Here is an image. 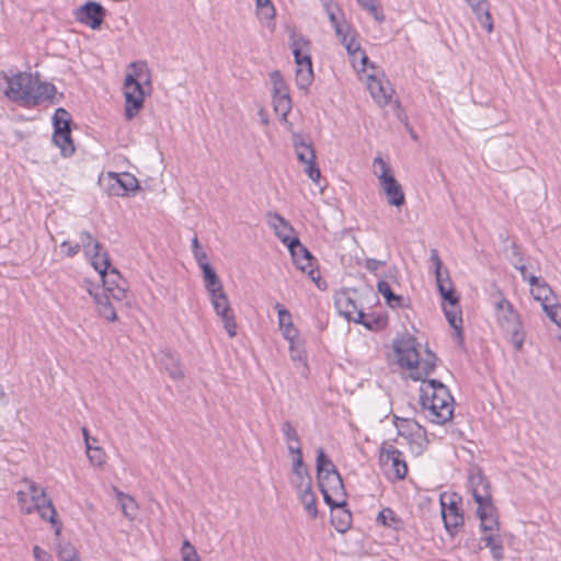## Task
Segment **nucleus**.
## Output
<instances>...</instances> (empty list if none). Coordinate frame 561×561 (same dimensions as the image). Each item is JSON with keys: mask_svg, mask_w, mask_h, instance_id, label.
<instances>
[{"mask_svg": "<svg viewBox=\"0 0 561 561\" xmlns=\"http://www.w3.org/2000/svg\"><path fill=\"white\" fill-rule=\"evenodd\" d=\"M293 479L291 484L297 492L311 488V478L307 468L304 465L302 455L293 457Z\"/></svg>", "mask_w": 561, "mask_h": 561, "instance_id": "obj_28", "label": "nucleus"}, {"mask_svg": "<svg viewBox=\"0 0 561 561\" xmlns=\"http://www.w3.org/2000/svg\"><path fill=\"white\" fill-rule=\"evenodd\" d=\"M270 80L273 85L272 93L274 111L279 115L280 121L290 127L291 125L288 122L287 116L291 111L293 103L288 87L278 70H274L270 73Z\"/></svg>", "mask_w": 561, "mask_h": 561, "instance_id": "obj_12", "label": "nucleus"}, {"mask_svg": "<svg viewBox=\"0 0 561 561\" xmlns=\"http://www.w3.org/2000/svg\"><path fill=\"white\" fill-rule=\"evenodd\" d=\"M148 85L138 83L131 77H125L123 93L125 98L124 115L127 121L135 118L144 107L145 96L149 94Z\"/></svg>", "mask_w": 561, "mask_h": 561, "instance_id": "obj_11", "label": "nucleus"}, {"mask_svg": "<svg viewBox=\"0 0 561 561\" xmlns=\"http://www.w3.org/2000/svg\"><path fill=\"white\" fill-rule=\"evenodd\" d=\"M181 559L182 561H201L195 547L188 540L182 542Z\"/></svg>", "mask_w": 561, "mask_h": 561, "instance_id": "obj_50", "label": "nucleus"}, {"mask_svg": "<svg viewBox=\"0 0 561 561\" xmlns=\"http://www.w3.org/2000/svg\"><path fill=\"white\" fill-rule=\"evenodd\" d=\"M103 283V295L111 296L116 301H122L127 295V282L114 267L100 275Z\"/></svg>", "mask_w": 561, "mask_h": 561, "instance_id": "obj_22", "label": "nucleus"}, {"mask_svg": "<svg viewBox=\"0 0 561 561\" xmlns=\"http://www.w3.org/2000/svg\"><path fill=\"white\" fill-rule=\"evenodd\" d=\"M380 461L388 478L402 480L408 473V466L402 451L394 447L383 449L380 454Z\"/></svg>", "mask_w": 561, "mask_h": 561, "instance_id": "obj_15", "label": "nucleus"}, {"mask_svg": "<svg viewBox=\"0 0 561 561\" xmlns=\"http://www.w3.org/2000/svg\"><path fill=\"white\" fill-rule=\"evenodd\" d=\"M18 505L22 513L32 514L38 513L39 516L49 522L51 525H57L56 510L48 499L45 490L31 479H23L21 488L16 492Z\"/></svg>", "mask_w": 561, "mask_h": 561, "instance_id": "obj_5", "label": "nucleus"}, {"mask_svg": "<svg viewBox=\"0 0 561 561\" xmlns=\"http://www.w3.org/2000/svg\"><path fill=\"white\" fill-rule=\"evenodd\" d=\"M60 561H71L77 558L76 549L70 543L60 545L57 550Z\"/></svg>", "mask_w": 561, "mask_h": 561, "instance_id": "obj_51", "label": "nucleus"}, {"mask_svg": "<svg viewBox=\"0 0 561 561\" xmlns=\"http://www.w3.org/2000/svg\"><path fill=\"white\" fill-rule=\"evenodd\" d=\"M61 248L66 249L65 253L68 257H73L80 251V244H78V243L72 244L69 241H64L61 243Z\"/></svg>", "mask_w": 561, "mask_h": 561, "instance_id": "obj_55", "label": "nucleus"}, {"mask_svg": "<svg viewBox=\"0 0 561 561\" xmlns=\"http://www.w3.org/2000/svg\"><path fill=\"white\" fill-rule=\"evenodd\" d=\"M293 147L298 161L305 165V172L308 178L314 184H319L321 172L316 164V152L312 145L307 142L299 134H294Z\"/></svg>", "mask_w": 561, "mask_h": 561, "instance_id": "obj_13", "label": "nucleus"}, {"mask_svg": "<svg viewBox=\"0 0 561 561\" xmlns=\"http://www.w3.org/2000/svg\"><path fill=\"white\" fill-rule=\"evenodd\" d=\"M516 268L519 271L520 273V276L522 278L528 283V278L529 276H531L530 274H528L527 272V267L525 265H519V266H516Z\"/></svg>", "mask_w": 561, "mask_h": 561, "instance_id": "obj_59", "label": "nucleus"}, {"mask_svg": "<svg viewBox=\"0 0 561 561\" xmlns=\"http://www.w3.org/2000/svg\"><path fill=\"white\" fill-rule=\"evenodd\" d=\"M298 497L301 502V504L305 507V511L310 515V517L314 518L317 517L318 510H317V501L316 495L312 492V489H306L298 492Z\"/></svg>", "mask_w": 561, "mask_h": 561, "instance_id": "obj_42", "label": "nucleus"}, {"mask_svg": "<svg viewBox=\"0 0 561 561\" xmlns=\"http://www.w3.org/2000/svg\"><path fill=\"white\" fill-rule=\"evenodd\" d=\"M162 365L172 379L179 380L184 377V370L178 356L165 353L162 358Z\"/></svg>", "mask_w": 561, "mask_h": 561, "instance_id": "obj_37", "label": "nucleus"}, {"mask_svg": "<svg viewBox=\"0 0 561 561\" xmlns=\"http://www.w3.org/2000/svg\"><path fill=\"white\" fill-rule=\"evenodd\" d=\"M357 73L378 106L383 107L392 102L394 90L378 66L369 64L365 70Z\"/></svg>", "mask_w": 561, "mask_h": 561, "instance_id": "obj_6", "label": "nucleus"}, {"mask_svg": "<svg viewBox=\"0 0 561 561\" xmlns=\"http://www.w3.org/2000/svg\"><path fill=\"white\" fill-rule=\"evenodd\" d=\"M497 322L502 329L510 335V341L516 351H522L525 342V332L519 313L513 305L505 298L496 302Z\"/></svg>", "mask_w": 561, "mask_h": 561, "instance_id": "obj_8", "label": "nucleus"}, {"mask_svg": "<svg viewBox=\"0 0 561 561\" xmlns=\"http://www.w3.org/2000/svg\"><path fill=\"white\" fill-rule=\"evenodd\" d=\"M341 44L345 47L354 69L359 72L365 70L371 64L366 53L362 49L356 38V32L350 26V31L343 35H336Z\"/></svg>", "mask_w": 561, "mask_h": 561, "instance_id": "obj_17", "label": "nucleus"}, {"mask_svg": "<svg viewBox=\"0 0 561 561\" xmlns=\"http://www.w3.org/2000/svg\"><path fill=\"white\" fill-rule=\"evenodd\" d=\"M419 347L420 344L411 335L401 336L393 345L399 365L410 370V377L414 380H421L431 375L436 360L435 355L430 351H426L425 357L421 358Z\"/></svg>", "mask_w": 561, "mask_h": 561, "instance_id": "obj_3", "label": "nucleus"}, {"mask_svg": "<svg viewBox=\"0 0 561 561\" xmlns=\"http://www.w3.org/2000/svg\"><path fill=\"white\" fill-rule=\"evenodd\" d=\"M317 477L323 500L330 507L345 504L346 493L342 478L322 448L317 450Z\"/></svg>", "mask_w": 561, "mask_h": 561, "instance_id": "obj_4", "label": "nucleus"}, {"mask_svg": "<svg viewBox=\"0 0 561 561\" xmlns=\"http://www.w3.org/2000/svg\"><path fill=\"white\" fill-rule=\"evenodd\" d=\"M345 505L346 503L340 507H335L336 511H333L331 514L332 525L339 533H345L350 528L352 522V515L347 510H345ZM331 508L334 510V507Z\"/></svg>", "mask_w": 561, "mask_h": 561, "instance_id": "obj_35", "label": "nucleus"}, {"mask_svg": "<svg viewBox=\"0 0 561 561\" xmlns=\"http://www.w3.org/2000/svg\"><path fill=\"white\" fill-rule=\"evenodd\" d=\"M193 255L201 270H204L205 266H211L208 262L207 253L204 250H196Z\"/></svg>", "mask_w": 561, "mask_h": 561, "instance_id": "obj_54", "label": "nucleus"}, {"mask_svg": "<svg viewBox=\"0 0 561 561\" xmlns=\"http://www.w3.org/2000/svg\"><path fill=\"white\" fill-rule=\"evenodd\" d=\"M87 257L89 259L93 268L99 273V275L104 274L105 272L113 268L111 266L110 256L107 252L103 250L102 245L101 249H98L96 251L88 254Z\"/></svg>", "mask_w": 561, "mask_h": 561, "instance_id": "obj_34", "label": "nucleus"}, {"mask_svg": "<svg viewBox=\"0 0 561 561\" xmlns=\"http://www.w3.org/2000/svg\"><path fill=\"white\" fill-rule=\"evenodd\" d=\"M209 296L210 304L216 314L221 319L224 328L230 337L237 335V323L233 311L230 307L228 296L225 290L213 293Z\"/></svg>", "mask_w": 561, "mask_h": 561, "instance_id": "obj_14", "label": "nucleus"}, {"mask_svg": "<svg viewBox=\"0 0 561 561\" xmlns=\"http://www.w3.org/2000/svg\"><path fill=\"white\" fill-rule=\"evenodd\" d=\"M468 489L477 504V516L480 520L482 541L490 549L494 560L504 558L503 540L500 534L497 508L493 503L489 480L478 467H472L468 474Z\"/></svg>", "mask_w": 561, "mask_h": 561, "instance_id": "obj_1", "label": "nucleus"}, {"mask_svg": "<svg viewBox=\"0 0 561 561\" xmlns=\"http://www.w3.org/2000/svg\"><path fill=\"white\" fill-rule=\"evenodd\" d=\"M377 289L391 308H399L403 306V297L393 294L388 282L379 280L377 283Z\"/></svg>", "mask_w": 561, "mask_h": 561, "instance_id": "obj_41", "label": "nucleus"}, {"mask_svg": "<svg viewBox=\"0 0 561 561\" xmlns=\"http://www.w3.org/2000/svg\"><path fill=\"white\" fill-rule=\"evenodd\" d=\"M440 511L446 531L450 536H455L458 531V528L463 524V514L460 506L458 505L457 501L450 499L447 503L442 496Z\"/></svg>", "mask_w": 561, "mask_h": 561, "instance_id": "obj_23", "label": "nucleus"}, {"mask_svg": "<svg viewBox=\"0 0 561 561\" xmlns=\"http://www.w3.org/2000/svg\"><path fill=\"white\" fill-rule=\"evenodd\" d=\"M288 250L295 265L301 272L306 273L308 277L317 284L318 287H320V273L317 270L314 257L310 254L307 248L302 245L300 241H298L293 247L288 248Z\"/></svg>", "mask_w": 561, "mask_h": 561, "instance_id": "obj_16", "label": "nucleus"}, {"mask_svg": "<svg viewBox=\"0 0 561 561\" xmlns=\"http://www.w3.org/2000/svg\"><path fill=\"white\" fill-rule=\"evenodd\" d=\"M89 294L94 298L99 314L105 320L114 322L117 316L114 307L110 302L111 296L94 294L91 289H89Z\"/></svg>", "mask_w": 561, "mask_h": 561, "instance_id": "obj_33", "label": "nucleus"}, {"mask_svg": "<svg viewBox=\"0 0 561 561\" xmlns=\"http://www.w3.org/2000/svg\"><path fill=\"white\" fill-rule=\"evenodd\" d=\"M70 114L65 108H57L53 116L54 131L70 130Z\"/></svg>", "mask_w": 561, "mask_h": 561, "instance_id": "obj_43", "label": "nucleus"}, {"mask_svg": "<svg viewBox=\"0 0 561 561\" xmlns=\"http://www.w3.org/2000/svg\"><path fill=\"white\" fill-rule=\"evenodd\" d=\"M383 265H386L385 261H379L376 259H367L364 264L365 268H367L370 272H376Z\"/></svg>", "mask_w": 561, "mask_h": 561, "instance_id": "obj_57", "label": "nucleus"}, {"mask_svg": "<svg viewBox=\"0 0 561 561\" xmlns=\"http://www.w3.org/2000/svg\"><path fill=\"white\" fill-rule=\"evenodd\" d=\"M431 262L435 270V278H436V283H437V288L439 290L440 296L444 299V304L450 302V300L457 301L458 297L454 291V287L449 279L448 274H446V277L443 276V273H442L443 262H442L438 251L436 249L431 250Z\"/></svg>", "mask_w": 561, "mask_h": 561, "instance_id": "obj_24", "label": "nucleus"}, {"mask_svg": "<svg viewBox=\"0 0 561 561\" xmlns=\"http://www.w3.org/2000/svg\"><path fill=\"white\" fill-rule=\"evenodd\" d=\"M71 561H80V560H79V559H78V557H77L76 559H73V560H71Z\"/></svg>", "mask_w": 561, "mask_h": 561, "instance_id": "obj_64", "label": "nucleus"}, {"mask_svg": "<svg viewBox=\"0 0 561 561\" xmlns=\"http://www.w3.org/2000/svg\"><path fill=\"white\" fill-rule=\"evenodd\" d=\"M335 307L339 313L345 319L360 323L368 329H373V324L366 320V314L358 308L350 293H337L335 296Z\"/></svg>", "mask_w": 561, "mask_h": 561, "instance_id": "obj_18", "label": "nucleus"}, {"mask_svg": "<svg viewBox=\"0 0 561 561\" xmlns=\"http://www.w3.org/2000/svg\"><path fill=\"white\" fill-rule=\"evenodd\" d=\"M196 250H203L201 244H199V241H198V238L197 237H194L192 239V252L194 253V251Z\"/></svg>", "mask_w": 561, "mask_h": 561, "instance_id": "obj_61", "label": "nucleus"}, {"mask_svg": "<svg viewBox=\"0 0 561 561\" xmlns=\"http://www.w3.org/2000/svg\"><path fill=\"white\" fill-rule=\"evenodd\" d=\"M53 141L60 149L64 157H70L75 152L70 130L54 131Z\"/></svg>", "mask_w": 561, "mask_h": 561, "instance_id": "obj_38", "label": "nucleus"}, {"mask_svg": "<svg viewBox=\"0 0 561 561\" xmlns=\"http://www.w3.org/2000/svg\"><path fill=\"white\" fill-rule=\"evenodd\" d=\"M377 522L383 526L398 528L399 518L391 508H383L377 516Z\"/></svg>", "mask_w": 561, "mask_h": 561, "instance_id": "obj_49", "label": "nucleus"}, {"mask_svg": "<svg viewBox=\"0 0 561 561\" xmlns=\"http://www.w3.org/2000/svg\"><path fill=\"white\" fill-rule=\"evenodd\" d=\"M373 165L374 173L387 202L391 206L401 207L405 203L404 192L401 184L396 180L390 165L379 156L374 159Z\"/></svg>", "mask_w": 561, "mask_h": 561, "instance_id": "obj_9", "label": "nucleus"}, {"mask_svg": "<svg viewBox=\"0 0 561 561\" xmlns=\"http://www.w3.org/2000/svg\"><path fill=\"white\" fill-rule=\"evenodd\" d=\"M357 2L364 8L366 9L367 11H369L374 16L375 19L377 20H382L383 16L382 15H379L378 14V10H377V5H376V0H357Z\"/></svg>", "mask_w": 561, "mask_h": 561, "instance_id": "obj_53", "label": "nucleus"}, {"mask_svg": "<svg viewBox=\"0 0 561 561\" xmlns=\"http://www.w3.org/2000/svg\"><path fill=\"white\" fill-rule=\"evenodd\" d=\"M80 249L83 250L85 256L98 249H101V243L88 231H81L79 234Z\"/></svg>", "mask_w": 561, "mask_h": 561, "instance_id": "obj_44", "label": "nucleus"}, {"mask_svg": "<svg viewBox=\"0 0 561 561\" xmlns=\"http://www.w3.org/2000/svg\"><path fill=\"white\" fill-rule=\"evenodd\" d=\"M108 187L107 192L114 196H125L129 192L138 188L137 179L130 173H113L107 174Z\"/></svg>", "mask_w": 561, "mask_h": 561, "instance_id": "obj_25", "label": "nucleus"}, {"mask_svg": "<svg viewBox=\"0 0 561 561\" xmlns=\"http://www.w3.org/2000/svg\"><path fill=\"white\" fill-rule=\"evenodd\" d=\"M356 65H359V56H356Z\"/></svg>", "mask_w": 561, "mask_h": 561, "instance_id": "obj_63", "label": "nucleus"}, {"mask_svg": "<svg viewBox=\"0 0 561 561\" xmlns=\"http://www.w3.org/2000/svg\"><path fill=\"white\" fill-rule=\"evenodd\" d=\"M267 225L274 231L278 240L287 248L293 247L296 242L300 241L296 236L293 226L278 213H268Z\"/></svg>", "mask_w": 561, "mask_h": 561, "instance_id": "obj_21", "label": "nucleus"}, {"mask_svg": "<svg viewBox=\"0 0 561 561\" xmlns=\"http://www.w3.org/2000/svg\"><path fill=\"white\" fill-rule=\"evenodd\" d=\"M420 403L425 419L434 424H445L454 414V398L448 388L435 379H421Z\"/></svg>", "mask_w": 561, "mask_h": 561, "instance_id": "obj_2", "label": "nucleus"}, {"mask_svg": "<svg viewBox=\"0 0 561 561\" xmlns=\"http://www.w3.org/2000/svg\"><path fill=\"white\" fill-rule=\"evenodd\" d=\"M465 1L468 3V5H469L472 10H474V9H477V8H480V7L484 5V4H486V0H465Z\"/></svg>", "mask_w": 561, "mask_h": 561, "instance_id": "obj_58", "label": "nucleus"}, {"mask_svg": "<svg viewBox=\"0 0 561 561\" xmlns=\"http://www.w3.org/2000/svg\"><path fill=\"white\" fill-rule=\"evenodd\" d=\"M55 93L56 88L54 84L42 82L32 76V84H30L27 101H32L36 104L50 101L55 96Z\"/></svg>", "mask_w": 561, "mask_h": 561, "instance_id": "obj_27", "label": "nucleus"}, {"mask_svg": "<svg viewBox=\"0 0 561 561\" xmlns=\"http://www.w3.org/2000/svg\"><path fill=\"white\" fill-rule=\"evenodd\" d=\"M0 401L1 402H4L5 401V393L3 391V389L0 387Z\"/></svg>", "mask_w": 561, "mask_h": 561, "instance_id": "obj_62", "label": "nucleus"}, {"mask_svg": "<svg viewBox=\"0 0 561 561\" xmlns=\"http://www.w3.org/2000/svg\"><path fill=\"white\" fill-rule=\"evenodd\" d=\"M290 39L296 64L295 81L300 90H307L313 81L310 43L305 37L296 34H293Z\"/></svg>", "mask_w": 561, "mask_h": 561, "instance_id": "obj_7", "label": "nucleus"}, {"mask_svg": "<svg viewBox=\"0 0 561 561\" xmlns=\"http://www.w3.org/2000/svg\"><path fill=\"white\" fill-rule=\"evenodd\" d=\"M126 77H131L138 83L147 84L149 91H151V72L146 61L138 60L131 62Z\"/></svg>", "mask_w": 561, "mask_h": 561, "instance_id": "obj_32", "label": "nucleus"}, {"mask_svg": "<svg viewBox=\"0 0 561 561\" xmlns=\"http://www.w3.org/2000/svg\"><path fill=\"white\" fill-rule=\"evenodd\" d=\"M114 492L123 514L129 520H134L138 511V505L136 501L130 495L125 494L124 492L119 491L116 488L114 489Z\"/></svg>", "mask_w": 561, "mask_h": 561, "instance_id": "obj_36", "label": "nucleus"}, {"mask_svg": "<svg viewBox=\"0 0 561 561\" xmlns=\"http://www.w3.org/2000/svg\"><path fill=\"white\" fill-rule=\"evenodd\" d=\"M256 15L262 23H265L268 27L273 25V19L275 16V8L271 0H256Z\"/></svg>", "mask_w": 561, "mask_h": 561, "instance_id": "obj_39", "label": "nucleus"}, {"mask_svg": "<svg viewBox=\"0 0 561 561\" xmlns=\"http://www.w3.org/2000/svg\"><path fill=\"white\" fill-rule=\"evenodd\" d=\"M528 284L530 286V293L535 300L539 301L541 306L556 300L553 291L550 286L537 276H529Z\"/></svg>", "mask_w": 561, "mask_h": 561, "instance_id": "obj_30", "label": "nucleus"}, {"mask_svg": "<svg viewBox=\"0 0 561 561\" xmlns=\"http://www.w3.org/2000/svg\"><path fill=\"white\" fill-rule=\"evenodd\" d=\"M325 10L336 35H343L350 31V23L344 20H339L330 5L327 4Z\"/></svg>", "mask_w": 561, "mask_h": 561, "instance_id": "obj_47", "label": "nucleus"}, {"mask_svg": "<svg viewBox=\"0 0 561 561\" xmlns=\"http://www.w3.org/2000/svg\"><path fill=\"white\" fill-rule=\"evenodd\" d=\"M541 307L548 318L561 329V305L552 300Z\"/></svg>", "mask_w": 561, "mask_h": 561, "instance_id": "obj_48", "label": "nucleus"}, {"mask_svg": "<svg viewBox=\"0 0 561 561\" xmlns=\"http://www.w3.org/2000/svg\"><path fill=\"white\" fill-rule=\"evenodd\" d=\"M202 273L204 286L208 295L224 289L216 271L211 266H205V268L202 270Z\"/></svg>", "mask_w": 561, "mask_h": 561, "instance_id": "obj_40", "label": "nucleus"}, {"mask_svg": "<svg viewBox=\"0 0 561 561\" xmlns=\"http://www.w3.org/2000/svg\"><path fill=\"white\" fill-rule=\"evenodd\" d=\"M7 87L4 95L11 101H27L30 84H32V75L20 72L12 77H5Z\"/></svg>", "mask_w": 561, "mask_h": 561, "instance_id": "obj_19", "label": "nucleus"}, {"mask_svg": "<svg viewBox=\"0 0 561 561\" xmlns=\"http://www.w3.org/2000/svg\"><path fill=\"white\" fill-rule=\"evenodd\" d=\"M398 435L402 437L413 453L421 454L427 447L428 440L425 428L412 419L394 417Z\"/></svg>", "mask_w": 561, "mask_h": 561, "instance_id": "obj_10", "label": "nucleus"}, {"mask_svg": "<svg viewBox=\"0 0 561 561\" xmlns=\"http://www.w3.org/2000/svg\"><path fill=\"white\" fill-rule=\"evenodd\" d=\"M274 308L277 311L278 329H279L283 337L287 342H293V340H298L299 330L294 324L291 313L279 302H276Z\"/></svg>", "mask_w": 561, "mask_h": 561, "instance_id": "obj_26", "label": "nucleus"}, {"mask_svg": "<svg viewBox=\"0 0 561 561\" xmlns=\"http://www.w3.org/2000/svg\"><path fill=\"white\" fill-rule=\"evenodd\" d=\"M85 453L93 466L102 467L106 461V454L104 449L99 446L88 445Z\"/></svg>", "mask_w": 561, "mask_h": 561, "instance_id": "obj_46", "label": "nucleus"}, {"mask_svg": "<svg viewBox=\"0 0 561 561\" xmlns=\"http://www.w3.org/2000/svg\"><path fill=\"white\" fill-rule=\"evenodd\" d=\"M472 12L474 13V15H476L477 20L479 21V23L481 24V26L488 33H491L493 31V21H492L491 13L489 11L488 3L480 8L472 10Z\"/></svg>", "mask_w": 561, "mask_h": 561, "instance_id": "obj_45", "label": "nucleus"}, {"mask_svg": "<svg viewBox=\"0 0 561 561\" xmlns=\"http://www.w3.org/2000/svg\"><path fill=\"white\" fill-rule=\"evenodd\" d=\"M106 15L105 9L95 1H88L75 11V18L92 30H99Z\"/></svg>", "mask_w": 561, "mask_h": 561, "instance_id": "obj_20", "label": "nucleus"}, {"mask_svg": "<svg viewBox=\"0 0 561 561\" xmlns=\"http://www.w3.org/2000/svg\"><path fill=\"white\" fill-rule=\"evenodd\" d=\"M33 554L36 561H53L51 556L38 546H34Z\"/></svg>", "mask_w": 561, "mask_h": 561, "instance_id": "obj_56", "label": "nucleus"}, {"mask_svg": "<svg viewBox=\"0 0 561 561\" xmlns=\"http://www.w3.org/2000/svg\"><path fill=\"white\" fill-rule=\"evenodd\" d=\"M443 311L445 317L449 323V325L454 329L455 335L459 343L462 342V318L461 310L458 304V300H450V302L443 304Z\"/></svg>", "mask_w": 561, "mask_h": 561, "instance_id": "obj_29", "label": "nucleus"}, {"mask_svg": "<svg viewBox=\"0 0 561 561\" xmlns=\"http://www.w3.org/2000/svg\"><path fill=\"white\" fill-rule=\"evenodd\" d=\"M289 343V356L293 360H304L306 355H305V351L302 350V347H300L299 345V339L298 340H293V342H288Z\"/></svg>", "mask_w": 561, "mask_h": 561, "instance_id": "obj_52", "label": "nucleus"}, {"mask_svg": "<svg viewBox=\"0 0 561 561\" xmlns=\"http://www.w3.org/2000/svg\"><path fill=\"white\" fill-rule=\"evenodd\" d=\"M82 435H83V438H84V445H85V448L88 447L89 445V440H93V442H96V438L95 437H91L90 434H89V431L87 427H82Z\"/></svg>", "mask_w": 561, "mask_h": 561, "instance_id": "obj_60", "label": "nucleus"}, {"mask_svg": "<svg viewBox=\"0 0 561 561\" xmlns=\"http://www.w3.org/2000/svg\"><path fill=\"white\" fill-rule=\"evenodd\" d=\"M280 431L287 445L288 453L293 457H298V455H302L298 433L296 428L291 425V423L289 421L283 422Z\"/></svg>", "mask_w": 561, "mask_h": 561, "instance_id": "obj_31", "label": "nucleus"}]
</instances>
